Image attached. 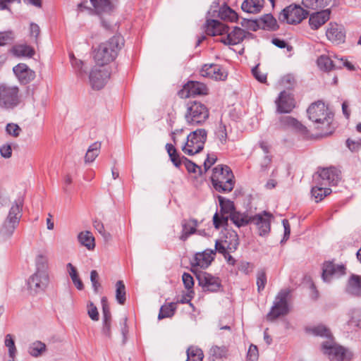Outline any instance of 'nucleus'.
Listing matches in <instances>:
<instances>
[{
    "mask_svg": "<svg viewBox=\"0 0 361 361\" xmlns=\"http://www.w3.org/2000/svg\"><path fill=\"white\" fill-rule=\"evenodd\" d=\"M247 37H253V34L245 32L239 27H234L231 32H228V35L221 39V42L226 45H235L243 41Z\"/></svg>",
    "mask_w": 361,
    "mask_h": 361,
    "instance_id": "nucleus-19",
    "label": "nucleus"
},
{
    "mask_svg": "<svg viewBox=\"0 0 361 361\" xmlns=\"http://www.w3.org/2000/svg\"><path fill=\"white\" fill-rule=\"evenodd\" d=\"M182 231L180 240L185 241L190 235L196 233L198 221L195 219H190L188 221L183 219L181 221Z\"/></svg>",
    "mask_w": 361,
    "mask_h": 361,
    "instance_id": "nucleus-26",
    "label": "nucleus"
},
{
    "mask_svg": "<svg viewBox=\"0 0 361 361\" xmlns=\"http://www.w3.org/2000/svg\"><path fill=\"white\" fill-rule=\"evenodd\" d=\"M126 286L123 281H118L116 283V299L118 304L124 305L126 300Z\"/></svg>",
    "mask_w": 361,
    "mask_h": 361,
    "instance_id": "nucleus-45",
    "label": "nucleus"
},
{
    "mask_svg": "<svg viewBox=\"0 0 361 361\" xmlns=\"http://www.w3.org/2000/svg\"><path fill=\"white\" fill-rule=\"evenodd\" d=\"M279 85L283 87L284 90H291L293 92V75L288 73L283 75L279 80Z\"/></svg>",
    "mask_w": 361,
    "mask_h": 361,
    "instance_id": "nucleus-59",
    "label": "nucleus"
},
{
    "mask_svg": "<svg viewBox=\"0 0 361 361\" xmlns=\"http://www.w3.org/2000/svg\"><path fill=\"white\" fill-rule=\"evenodd\" d=\"M216 135L222 145H225L227 141L228 135L226 125L220 121L217 130L216 131Z\"/></svg>",
    "mask_w": 361,
    "mask_h": 361,
    "instance_id": "nucleus-57",
    "label": "nucleus"
},
{
    "mask_svg": "<svg viewBox=\"0 0 361 361\" xmlns=\"http://www.w3.org/2000/svg\"><path fill=\"white\" fill-rule=\"evenodd\" d=\"M290 289L283 288L280 290L275 296L273 305L266 315V319L268 322H273L280 317L286 316L290 310Z\"/></svg>",
    "mask_w": 361,
    "mask_h": 361,
    "instance_id": "nucleus-4",
    "label": "nucleus"
},
{
    "mask_svg": "<svg viewBox=\"0 0 361 361\" xmlns=\"http://www.w3.org/2000/svg\"><path fill=\"white\" fill-rule=\"evenodd\" d=\"M80 243L86 247L87 249L91 250L95 247L94 238L90 231H82L78 235Z\"/></svg>",
    "mask_w": 361,
    "mask_h": 361,
    "instance_id": "nucleus-36",
    "label": "nucleus"
},
{
    "mask_svg": "<svg viewBox=\"0 0 361 361\" xmlns=\"http://www.w3.org/2000/svg\"><path fill=\"white\" fill-rule=\"evenodd\" d=\"M101 149V142H95L92 144L86 152L85 157V161L86 163H91L94 161V159L97 157L99 154Z\"/></svg>",
    "mask_w": 361,
    "mask_h": 361,
    "instance_id": "nucleus-41",
    "label": "nucleus"
},
{
    "mask_svg": "<svg viewBox=\"0 0 361 361\" xmlns=\"http://www.w3.org/2000/svg\"><path fill=\"white\" fill-rule=\"evenodd\" d=\"M279 115L277 128L281 133L287 134V137L283 136L281 142L288 147L291 144L293 135V116L289 114Z\"/></svg>",
    "mask_w": 361,
    "mask_h": 361,
    "instance_id": "nucleus-13",
    "label": "nucleus"
},
{
    "mask_svg": "<svg viewBox=\"0 0 361 361\" xmlns=\"http://www.w3.org/2000/svg\"><path fill=\"white\" fill-rule=\"evenodd\" d=\"M228 219L238 228L247 226L252 222V216H249L245 212L241 213L238 211L233 212Z\"/></svg>",
    "mask_w": 361,
    "mask_h": 361,
    "instance_id": "nucleus-34",
    "label": "nucleus"
},
{
    "mask_svg": "<svg viewBox=\"0 0 361 361\" xmlns=\"http://www.w3.org/2000/svg\"><path fill=\"white\" fill-rule=\"evenodd\" d=\"M331 9L326 8L310 15L309 23L312 29L317 30L330 18Z\"/></svg>",
    "mask_w": 361,
    "mask_h": 361,
    "instance_id": "nucleus-25",
    "label": "nucleus"
},
{
    "mask_svg": "<svg viewBox=\"0 0 361 361\" xmlns=\"http://www.w3.org/2000/svg\"><path fill=\"white\" fill-rule=\"evenodd\" d=\"M176 305L177 302H173L163 305L160 308L158 319L173 317L177 308Z\"/></svg>",
    "mask_w": 361,
    "mask_h": 361,
    "instance_id": "nucleus-39",
    "label": "nucleus"
},
{
    "mask_svg": "<svg viewBox=\"0 0 361 361\" xmlns=\"http://www.w3.org/2000/svg\"><path fill=\"white\" fill-rule=\"evenodd\" d=\"M264 4V0H244L241 9L245 13L256 14L262 11Z\"/></svg>",
    "mask_w": 361,
    "mask_h": 361,
    "instance_id": "nucleus-31",
    "label": "nucleus"
},
{
    "mask_svg": "<svg viewBox=\"0 0 361 361\" xmlns=\"http://www.w3.org/2000/svg\"><path fill=\"white\" fill-rule=\"evenodd\" d=\"M307 114L319 131L317 137H326L333 133L335 129L332 125L334 114L324 102L318 100L312 103L307 109Z\"/></svg>",
    "mask_w": 361,
    "mask_h": 361,
    "instance_id": "nucleus-1",
    "label": "nucleus"
},
{
    "mask_svg": "<svg viewBox=\"0 0 361 361\" xmlns=\"http://www.w3.org/2000/svg\"><path fill=\"white\" fill-rule=\"evenodd\" d=\"M49 281L48 273H42L39 271L35 272L28 279L27 286L30 290L35 293L44 291Z\"/></svg>",
    "mask_w": 361,
    "mask_h": 361,
    "instance_id": "nucleus-14",
    "label": "nucleus"
},
{
    "mask_svg": "<svg viewBox=\"0 0 361 361\" xmlns=\"http://www.w3.org/2000/svg\"><path fill=\"white\" fill-rule=\"evenodd\" d=\"M70 61L72 66L78 75L82 76L85 73H86V71L83 69L82 61L76 59L73 53L70 54Z\"/></svg>",
    "mask_w": 361,
    "mask_h": 361,
    "instance_id": "nucleus-51",
    "label": "nucleus"
},
{
    "mask_svg": "<svg viewBox=\"0 0 361 361\" xmlns=\"http://www.w3.org/2000/svg\"><path fill=\"white\" fill-rule=\"evenodd\" d=\"M346 146L352 152H358L361 149V141L360 140H355L350 138H348L346 140Z\"/></svg>",
    "mask_w": 361,
    "mask_h": 361,
    "instance_id": "nucleus-64",
    "label": "nucleus"
},
{
    "mask_svg": "<svg viewBox=\"0 0 361 361\" xmlns=\"http://www.w3.org/2000/svg\"><path fill=\"white\" fill-rule=\"evenodd\" d=\"M302 283L308 286L310 298L314 300H317L319 298V293L310 276H305Z\"/></svg>",
    "mask_w": 361,
    "mask_h": 361,
    "instance_id": "nucleus-46",
    "label": "nucleus"
},
{
    "mask_svg": "<svg viewBox=\"0 0 361 361\" xmlns=\"http://www.w3.org/2000/svg\"><path fill=\"white\" fill-rule=\"evenodd\" d=\"M110 76V73L106 68H94L90 73V82L93 89L101 90Z\"/></svg>",
    "mask_w": 361,
    "mask_h": 361,
    "instance_id": "nucleus-18",
    "label": "nucleus"
},
{
    "mask_svg": "<svg viewBox=\"0 0 361 361\" xmlns=\"http://www.w3.org/2000/svg\"><path fill=\"white\" fill-rule=\"evenodd\" d=\"M322 351L331 360L345 361L349 360L351 356L345 348L335 343L333 338L322 343Z\"/></svg>",
    "mask_w": 361,
    "mask_h": 361,
    "instance_id": "nucleus-11",
    "label": "nucleus"
},
{
    "mask_svg": "<svg viewBox=\"0 0 361 361\" xmlns=\"http://www.w3.org/2000/svg\"><path fill=\"white\" fill-rule=\"evenodd\" d=\"M305 331L308 334L312 335L314 336L326 338L329 339L328 341L333 338V335L330 329L322 324L312 326H306L305 328Z\"/></svg>",
    "mask_w": 361,
    "mask_h": 361,
    "instance_id": "nucleus-28",
    "label": "nucleus"
},
{
    "mask_svg": "<svg viewBox=\"0 0 361 361\" xmlns=\"http://www.w3.org/2000/svg\"><path fill=\"white\" fill-rule=\"evenodd\" d=\"M332 0H302L304 7L312 10H324Z\"/></svg>",
    "mask_w": 361,
    "mask_h": 361,
    "instance_id": "nucleus-38",
    "label": "nucleus"
},
{
    "mask_svg": "<svg viewBox=\"0 0 361 361\" xmlns=\"http://www.w3.org/2000/svg\"><path fill=\"white\" fill-rule=\"evenodd\" d=\"M276 114H290L293 111V92L283 90L274 101Z\"/></svg>",
    "mask_w": 361,
    "mask_h": 361,
    "instance_id": "nucleus-12",
    "label": "nucleus"
},
{
    "mask_svg": "<svg viewBox=\"0 0 361 361\" xmlns=\"http://www.w3.org/2000/svg\"><path fill=\"white\" fill-rule=\"evenodd\" d=\"M309 12L300 5L295 4V25L300 23L309 16Z\"/></svg>",
    "mask_w": 361,
    "mask_h": 361,
    "instance_id": "nucleus-55",
    "label": "nucleus"
},
{
    "mask_svg": "<svg viewBox=\"0 0 361 361\" xmlns=\"http://www.w3.org/2000/svg\"><path fill=\"white\" fill-rule=\"evenodd\" d=\"M186 354L185 361H202L204 357L203 351L195 346H190L186 350Z\"/></svg>",
    "mask_w": 361,
    "mask_h": 361,
    "instance_id": "nucleus-43",
    "label": "nucleus"
},
{
    "mask_svg": "<svg viewBox=\"0 0 361 361\" xmlns=\"http://www.w3.org/2000/svg\"><path fill=\"white\" fill-rule=\"evenodd\" d=\"M183 91L186 92L185 97L207 95L209 94V89L204 83L193 80L188 81L183 86Z\"/></svg>",
    "mask_w": 361,
    "mask_h": 361,
    "instance_id": "nucleus-23",
    "label": "nucleus"
},
{
    "mask_svg": "<svg viewBox=\"0 0 361 361\" xmlns=\"http://www.w3.org/2000/svg\"><path fill=\"white\" fill-rule=\"evenodd\" d=\"M23 202V197H18L13 203L9 209L8 216L0 229V235L7 238H9L13 235L15 229L18 226L22 216Z\"/></svg>",
    "mask_w": 361,
    "mask_h": 361,
    "instance_id": "nucleus-5",
    "label": "nucleus"
},
{
    "mask_svg": "<svg viewBox=\"0 0 361 361\" xmlns=\"http://www.w3.org/2000/svg\"><path fill=\"white\" fill-rule=\"evenodd\" d=\"M23 102L20 89L16 85L0 84V108L5 110H13Z\"/></svg>",
    "mask_w": 361,
    "mask_h": 361,
    "instance_id": "nucleus-6",
    "label": "nucleus"
},
{
    "mask_svg": "<svg viewBox=\"0 0 361 361\" xmlns=\"http://www.w3.org/2000/svg\"><path fill=\"white\" fill-rule=\"evenodd\" d=\"M228 178L224 181H214L212 182L214 189L220 193H228L233 190L235 186V177L234 176L228 175Z\"/></svg>",
    "mask_w": 361,
    "mask_h": 361,
    "instance_id": "nucleus-30",
    "label": "nucleus"
},
{
    "mask_svg": "<svg viewBox=\"0 0 361 361\" xmlns=\"http://www.w3.org/2000/svg\"><path fill=\"white\" fill-rule=\"evenodd\" d=\"M205 32L212 36L228 35L229 27L218 20L207 19L205 23Z\"/></svg>",
    "mask_w": 361,
    "mask_h": 361,
    "instance_id": "nucleus-24",
    "label": "nucleus"
},
{
    "mask_svg": "<svg viewBox=\"0 0 361 361\" xmlns=\"http://www.w3.org/2000/svg\"><path fill=\"white\" fill-rule=\"evenodd\" d=\"M315 185L312 187L311 194L314 198L316 202H319L322 200L324 197L327 196L331 192L330 188H323V185H319L317 183H314Z\"/></svg>",
    "mask_w": 361,
    "mask_h": 361,
    "instance_id": "nucleus-37",
    "label": "nucleus"
},
{
    "mask_svg": "<svg viewBox=\"0 0 361 361\" xmlns=\"http://www.w3.org/2000/svg\"><path fill=\"white\" fill-rule=\"evenodd\" d=\"M207 139V131L204 128L197 129L187 137L186 145L189 147H196V152H200L204 149Z\"/></svg>",
    "mask_w": 361,
    "mask_h": 361,
    "instance_id": "nucleus-15",
    "label": "nucleus"
},
{
    "mask_svg": "<svg viewBox=\"0 0 361 361\" xmlns=\"http://www.w3.org/2000/svg\"><path fill=\"white\" fill-rule=\"evenodd\" d=\"M11 52L18 57L23 56L28 58H32L35 54V49L26 44H16L13 46L11 49Z\"/></svg>",
    "mask_w": 361,
    "mask_h": 361,
    "instance_id": "nucleus-32",
    "label": "nucleus"
},
{
    "mask_svg": "<svg viewBox=\"0 0 361 361\" xmlns=\"http://www.w3.org/2000/svg\"><path fill=\"white\" fill-rule=\"evenodd\" d=\"M271 218H273L272 214L267 211H263L260 214L252 216L251 223L257 226L259 235L264 236L269 233Z\"/></svg>",
    "mask_w": 361,
    "mask_h": 361,
    "instance_id": "nucleus-16",
    "label": "nucleus"
},
{
    "mask_svg": "<svg viewBox=\"0 0 361 361\" xmlns=\"http://www.w3.org/2000/svg\"><path fill=\"white\" fill-rule=\"evenodd\" d=\"M93 11L100 16L102 26L107 31L113 32L118 29L117 23L112 20L116 11L117 1L114 0H90Z\"/></svg>",
    "mask_w": 361,
    "mask_h": 361,
    "instance_id": "nucleus-3",
    "label": "nucleus"
},
{
    "mask_svg": "<svg viewBox=\"0 0 361 361\" xmlns=\"http://www.w3.org/2000/svg\"><path fill=\"white\" fill-rule=\"evenodd\" d=\"M195 275L198 285L202 287L203 292L217 293L222 288L221 280L209 273L201 271L191 270Z\"/></svg>",
    "mask_w": 361,
    "mask_h": 361,
    "instance_id": "nucleus-10",
    "label": "nucleus"
},
{
    "mask_svg": "<svg viewBox=\"0 0 361 361\" xmlns=\"http://www.w3.org/2000/svg\"><path fill=\"white\" fill-rule=\"evenodd\" d=\"M293 12V4L284 8L279 14V20L281 23L286 22L288 24L293 25V18H290V15Z\"/></svg>",
    "mask_w": 361,
    "mask_h": 361,
    "instance_id": "nucleus-47",
    "label": "nucleus"
},
{
    "mask_svg": "<svg viewBox=\"0 0 361 361\" xmlns=\"http://www.w3.org/2000/svg\"><path fill=\"white\" fill-rule=\"evenodd\" d=\"M15 37V34L11 30L0 32V47L12 44Z\"/></svg>",
    "mask_w": 361,
    "mask_h": 361,
    "instance_id": "nucleus-49",
    "label": "nucleus"
},
{
    "mask_svg": "<svg viewBox=\"0 0 361 361\" xmlns=\"http://www.w3.org/2000/svg\"><path fill=\"white\" fill-rule=\"evenodd\" d=\"M67 268H68V274H69L74 285L76 286V288L78 290H83L84 285H83L82 281H81V279L79 277V275H78L76 268L71 263H68L67 264Z\"/></svg>",
    "mask_w": 361,
    "mask_h": 361,
    "instance_id": "nucleus-44",
    "label": "nucleus"
},
{
    "mask_svg": "<svg viewBox=\"0 0 361 361\" xmlns=\"http://www.w3.org/2000/svg\"><path fill=\"white\" fill-rule=\"evenodd\" d=\"M13 71L21 85H27L35 78V72L25 63H18L13 68Z\"/></svg>",
    "mask_w": 361,
    "mask_h": 361,
    "instance_id": "nucleus-20",
    "label": "nucleus"
},
{
    "mask_svg": "<svg viewBox=\"0 0 361 361\" xmlns=\"http://www.w3.org/2000/svg\"><path fill=\"white\" fill-rule=\"evenodd\" d=\"M220 206L219 213L216 212L213 216V224L215 228L219 229L221 226L228 225V217L225 214H231L233 212H235L234 202L223 196L218 195Z\"/></svg>",
    "mask_w": 361,
    "mask_h": 361,
    "instance_id": "nucleus-8",
    "label": "nucleus"
},
{
    "mask_svg": "<svg viewBox=\"0 0 361 361\" xmlns=\"http://www.w3.org/2000/svg\"><path fill=\"white\" fill-rule=\"evenodd\" d=\"M124 45V39L121 35H115L109 40L101 43L94 51V59L97 65L104 66L113 61Z\"/></svg>",
    "mask_w": 361,
    "mask_h": 361,
    "instance_id": "nucleus-2",
    "label": "nucleus"
},
{
    "mask_svg": "<svg viewBox=\"0 0 361 361\" xmlns=\"http://www.w3.org/2000/svg\"><path fill=\"white\" fill-rule=\"evenodd\" d=\"M6 132L7 134L14 137H17L19 136L20 133L21 132V128L19 127L18 125L13 123H11L6 125Z\"/></svg>",
    "mask_w": 361,
    "mask_h": 361,
    "instance_id": "nucleus-62",
    "label": "nucleus"
},
{
    "mask_svg": "<svg viewBox=\"0 0 361 361\" xmlns=\"http://www.w3.org/2000/svg\"><path fill=\"white\" fill-rule=\"evenodd\" d=\"M5 345L8 348V355L10 358H15L16 353V348L15 345L14 338L11 334H7L5 336L4 341Z\"/></svg>",
    "mask_w": 361,
    "mask_h": 361,
    "instance_id": "nucleus-54",
    "label": "nucleus"
},
{
    "mask_svg": "<svg viewBox=\"0 0 361 361\" xmlns=\"http://www.w3.org/2000/svg\"><path fill=\"white\" fill-rule=\"evenodd\" d=\"M348 293L356 296H361V276L357 274H352L349 278L346 286Z\"/></svg>",
    "mask_w": 361,
    "mask_h": 361,
    "instance_id": "nucleus-29",
    "label": "nucleus"
},
{
    "mask_svg": "<svg viewBox=\"0 0 361 361\" xmlns=\"http://www.w3.org/2000/svg\"><path fill=\"white\" fill-rule=\"evenodd\" d=\"M295 133L300 134L303 140H313L317 138V135L314 136L310 133L307 128L304 126L301 122L295 118Z\"/></svg>",
    "mask_w": 361,
    "mask_h": 361,
    "instance_id": "nucleus-40",
    "label": "nucleus"
},
{
    "mask_svg": "<svg viewBox=\"0 0 361 361\" xmlns=\"http://www.w3.org/2000/svg\"><path fill=\"white\" fill-rule=\"evenodd\" d=\"M343 264H336L333 262H325L322 266V278L324 281H329L332 277H339L345 274Z\"/></svg>",
    "mask_w": 361,
    "mask_h": 361,
    "instance_id": "nucleus-17",
    "label": "nucleus"
},
{
    "mask_svg": "<svg viewBox=\"0 0 361 361\" xmlns=\"http://www.w3.org/2000/svg\"><path fill=\"white\" fill-rule=\"evenodd\" d=\"M188 173H196L198 171L199 175L201 176L203 175V170L202 168L196 164L195 162L183 156V163Z\"/></svg>",
    "mask_w": 361,
    "mask_h": 361,
    "instance_id": "nucleus-48",
    "label": "nucleus"
},
{
    "mask_svg": "<svg viewBox=\"0 0 361 361\" xmlns=\"http://www.w3.org/2000/svg\"><path fill=\"white\" fill-rule=\"evenodd\" d=\"M35 265H36V271H41L42 273H48L47 269V258L42 255H39L36 257L35 260Z\"/></svg>",
    "mask_w": 361,
    "mask_h": 361,
    "instance_id": "nucleus-56",
    "label": "nucleus"
},
{
    "mask_svg": "<svg viewBox=\"0 0 361 361\" xmlns=\"http://www.w3.org/2000/svg\"><path fill=\"white\" fill-rule=\"evenodd\" d=\"M93 226L94 228L102 235V236L106 240H108L111 238V235L109 233L106 232L104 229V224L102 221L99 220H94L93 221Z\"/></svg>",
    "mask_w": 361,
    "mask_h": 361,
    "instance_id": "nucleus-61",
    "label": "nucleus"
},
{
    "mask_svg": "<svg viewBox=\"0 0 361 361\" xmlns=\"http://www.w3.org/2000/svg\"><path fill=\"white\" fill-rule=\"evenodd\" d=\"M111 323L112 319H102L101 333L104 338L109 340L112 338Z\"/></svg>",
    "mask_w": 361,
    "mask_h": 361,
    "instance_id": "nucleus-52",
    "label": "nucleus"
},
{
    "mask_svg": "<svg viewBox=\"0 0 361 361\" xmlns=\"http://www.w3.org/2000/svg\"><path fill=\"white\" fill-rule=\"evenodd\" d=\"M214 251L212 249H207L201 252H197L190 264L192 267H199L202 269H207L214 259Z\"/></svg>",
    "mask_w": 361,
    "mask_h": 361,
    "instance_id": "nucleus-22",
    "label": "nucleus"
},
{
    "mask_svg": "<svg viewBox=\"0 0 361 361\" xmlns=\"http://www.w3.org/2000/svg\"><path fill=\"white\" fill-rule=\"evenodd\" d=\"M214 71L215 73L214 76H212V79L215 80H225L228 76L227 71L219 64L214 65Z\"/></svg>",
    "mask_w": 361,
    "mask_h": 361,
    "instance_id": "nucleus-58",
    "label": "nucleus"
},
{
    "mask_svg": "<svg viewBox=\"0 0 361 361\" xmlns=\"http://www.w3.org/2000/svg\"><path fill=\"white\" fill-rule=\"evenodd\" d=\"M261 28L269 31H276L279 28L276 19L271 13H267L261 16L259 19Z\"/></svg>",
    "mask_w": 361,
    "mask_h": 361,
    "instance_id": "nucleus-33",
    "label": "nucleus"
},
{
    "mask_svg": "<svg viewBox=\"0 0 361 361\" xmlns=\"http://www.w3.org/2000/svg\"><path fill=\"white\" fill-rule=\"evenodd\" d=\"M333 61L331 56L321 55L317 60V64L321 71L330 72L333 71Z\"/></svg>",
    "mask_w": 361,
    "mask_h": 361,
    "instance_id": "nucleus-42",
    "label": "nucleus"
},
{
    "mask_svg": "<svg viewBox=\"0 0 361 361\" xmlns=\"http://www.w3.org/2000/svg\"><path fill=\"white\" fill-rule=\"evenodd\" d=\"M228 175L234 176L228 166L223 164L217 165L212 169L211 182L226 180L228 178H230Z\"/></svg>",
    "mask_w": 361,
    "mask_h": 361,
    "instance_id": "nucleus-27",
    "label": "nucleus"
},
{
    "mask_svg": "<svg viewBox=\"0 0 361 361\" xmlns=\"http://www.w3.org/2000/svg\"><path fill=\"white\" fill-rule=\"evenodd\" d=\"M313 182L320 185H337L341 180L340 171L334 166L319 168L313 175Z\"/></svg>",
    "mask_w": 361,
    "mask_h": 361,
    "instance_id": "nucleus-9",
    "label": "nucleus"
},
{
    "mask_svg": "<svg viewBox=\"0 0 361 361\" xmlns=\"http://www.w3.org/2000/svg\"><path fill=\"white\" fill-rule=\"evenodd\" d=\"M209 111L207 106L201 102L189 101L187 104V111L185 118L189 125H202L208 119Z\"/></svg>",
    "mask_w": 361,
    "mask_h": 361,
    "instance_id": "nucleus-7",
    "label": "nucleus"
},
{
    "mask_svg": "<svg viewBox=\"0 0 361 361\" xmlns=\"http://www.w3.org/2000/svg\"><path fill=\"white\" fill-rule=\"evenodd\" d=\"M240 25L242 27L254 32L261 29V25H259L258 19L252 20L243 18L240 22Z\"/></svg>",
    "mask_w": 361,
    "mask_h": 361,
    "instance_id": "nucleus-53",
    "label": "nucleus"
},
{
    "mask_svg": "<svg viewBox=\"0 0 361 361\" xmlns=\"http://www.w3.org/2000/svg\"><path fill=\"white\" fill-rule=\"evenodd\" d=\"M326 37L333 43L340 44L345 39V31L343 25L330 23L326 32Z\"/></svg>",
    "mask_w": 361,
    "mask_h": 361,
    "instance_id": "nucleus-21",
    "label": "nucleus"
},
{
    "mask_svg": "<svg viewBox=\"0 0 361 361\" xmlns=\"http://www.w3.org/2000/svg\"><path fill=\"white\" fill-rule=\"evenodd\" d=\"M267 281V279L265 271L264 270L259 271L257 274V286L259 293L264 289Z\"/></svg>",
    "mask_w": 361,
    "mask_h": 361,
    "instance_id": "nucleus-60",
    "label": "nucleus"
},
{
    "mask_svg": "<svg viewBox=\"0 0 361 361\" xmlns=\"http://www.w3.org/2000/svg\"><path fill=\"white\" fill-rule=\"evenodd\" d=\"M46 349V345L41 341L32 343L29 348V353L34 357L39 356Z\"/></svg>",
    "mask_w": 361,
    "mask_h": 361,
    "instance_id": "nucleus-50",
    "label": "nucleus"
},
{
    "mask_svg": "<svg viewBox=\"0 0 361 361\" xmlns=\"http://www.w3.org/2000/svg\"><path fill=\"white\" fill-rule=\"evenodd\" d=\"M166 149L173 164L176 168H180L183 163V156H180V154L172 144L167 143L166 145Z\"/></svg>",
    "mask_w": 361,
    "mask_h": 361,
    "instance_id": "nucleus-35",
    "label": "nucleus"
},
{
    "mask_svg": "<svg viewBox=\"0 0 361 361\" xmlns=\"http://www.w3.org/2000/svg\"><path fill=\"white\" fill-rule=\"evenodd\" d=\"M259 358L258 348L257 345L251 344L247 354V361H257Z\"/></svg>",
    "mask_w": 361,
    "mask_h": 361,
    "instance_id": "nucleus-63",
    "label": "nucleus"
}]
</instances>
